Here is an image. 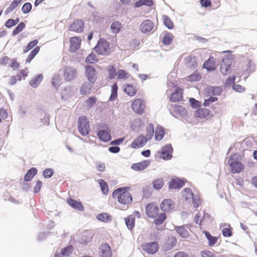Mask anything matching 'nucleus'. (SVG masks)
<instances>
[{"instance_id": "obj_58", "label": "nucleus", "mask_w": 257, "mask_h": 257, "mask_svg": "<svg viewBox=\"0 0 257 257\" xmlns=\"http://www.w3.org/2000/svg\"><path fill=\"white\" fill-rule=\"evenodd\" d=\"M32 6L30 3H25L22 8V11L24 14H28L32 10Z\"/></svg>"}, {"instance_id": "obj_38", "label": "nucleus", "mask_w": 257, "mask_h": 257, "mask_svg": "<svg viewBox=\"0 0 257 257\" xmlns=\"http://www.w3.org/2000/svg\"><path fill=\"white\" fill-rule=\"evenodd\" d=\"M204 233L209 241V246H212L216 243L217 241L216 237L212 236L210 233L207 231H204Z\"/></svg>"}, {"instance_id": "obj_12", "label": "nucleus", "mask_w": 257, "mask_h": 257, "mask_svg": "<svg viewBox=\"0 0 257 257\" xmlns=\"http://www.w3.org/2000/svg\"><path fill=\"white\" fill-rule=\"evenodd\" d=\"M159 210V208L155 204H149L146 206V214L149 217L155 218L158 215Z\"/></svg>"}, {"instance_id": "obj_56", "label": "nucleus", "mask_w": 257, "mask_h": 257, "mask_svg": "<svg viewBox=\"0 0 257 257\" xmlns=\"http://www.w3.org/2000/svg\"><path fill=\"white\" fill-rule=\"evenodd\" d=\"M107 70H108V72L109 79H113L116 74L115 69L114 67L112 65H109L107 67Z\"/></svg>"}, {"instance_id": "obj_60", "label": "nucleus", "mask_w": 257, "mask_h": 257, "mask_svg": "<svg viewBox=\"0 0 257 257\" xmlns=\"http://www.w3.org/2000/svg\"><path fill=\"white\" fill-rule=\"evenodd\" d=\"M97 101V99L95 96H92L88 98L85 103L86 104L90 107L93 106V105L96 103Z\"/></svg>"}, {"instance_id": "obj_19", "label": "nucleus", "mask_w": 257, "mask_h": 257, "mask_svg": "<svg viewBox=\"0 0 257 257\" xmlns=\"http://www.w3.org/2000/svg\"><path fill=\"white\" fill-rule=\"evenodd\" d=\"M187 225L176 226L175 230L182 238H185L189 236V232L187 229Z\"/></svg>"}, {"instance_id": "obj_57", "label": "nucleus", "mask_w": 257, "mask_h": 257, "mask_svg": "<svg viewBox=\"0 0 257 257\" xmlns=\"http://www.w3.org/2000/svg\"><path fill=\"white\" fill-rule=\"evenodd\" d=\"M85 61L87 63H93L97 62V59L96 55L93 53H91L86 57Z\"/></svg>"}, {"instance_id": "obj_33", "label": "nucleus", "mask_w": 257, "mask_h": 257, "mask_svg": "<svg viewBox=\"0 0 257 257\" xmlns=\"http://www.w3.org/2000/svg\"><path fill=\"white\" fill-rule=\"evenodd\" d=\"M182 195L185 200L187 201L190 200L194 195L190 188H186L182 191Z\"/></svg>"}, {"instance_id": "obj_40", "label": "nucleus", "mask_w": 257, "mask_h": 257, "mask_svg": "<svg viewBox=\"0 0 257 257\" xmlns=\"http://www.w3.org/2000/svg\"><path fill=\"white\" fill-rule=\"evenodd\" d=\"M165 135L164 131L162 127H157L155 131V139L157 141L161 140Z\"/></svg>"}, {"instance_id": "obj_15", "label": "nucleus", "mask_w": 257, "mask_h": 257, "mask_svg": "<svg viewBox=\"0 0 257 257\" xmlns=\"http://www.w3.org/2000/svg\"><path fill=\"white\" fill-rule=\"evenodd\" d=\"M70 50L71 52H76L80 48L81 39L78 37H73L70 39Z\"/></svg>"}, {"instance_id": "obj_10", "label": "nucleus", "mask_w": 257, "mask_h": 257, "mask_svg": "<svg viewBox=\"0 0 257 257\" xmlns=\"http://www.w3.org/2000/svg\"><path fill=\"white\" fill-rule=\"evenodd\" d=\"M145 103L141 99H136L132 104V108L133 110L138 114H142L144 111Z\"/></svg>"}, {"instance_id": "obj_4", "label": "nucleus", "mask_w": 257, "mask_h": 257, "mask_svg": "<svg viewBox=\"0 0 257 257\" xmlns=\"http://www.w3.org/2000/svg\"><path fill=\"white\" fill-rule=\"evenodd\" d=\"M94 50L99 54L105 55L109 50V43L104 39H100L95 47Z\"/></svg>"}, {"instance_id": "obj_5", "label": "nucleus", "mask_w": 257, "mask_h": 257, "mask_svg": "<svg viewBox=\"0 0 257 257\" xmlns=\"http://www.w3.org/2000/svg\"><path fill=\"white\" fill-rule=\"evenodd\" d=\"M173 149L171 144H168L162 148L160 158L165 160H169L172 158Z\"/></svg>"}, {"instance_id": "obj_48", "label": "nucleus", "mask_w": 257, "mask_h": 257, "mask_svg": "<svg viewBox=\"0 0 257 257\" xmlns=\"http://www.w3.org/2000/svg\"><path fill=\"white\" fill-rule=\"evenodd\" d=\"M164 185V182L162 179H158L153 182V186L155 189L160 190Z\"/></svg>"}, {"instance_id": "obj_21", "label": "nucleus", "mask_w": 257, "mask_h": 257, "mask_svg": "<svg viewBox=\"0 0 257 257\" xmlns=\"http://www.w3.org/2000/svg\"><path fill=\"white\" fill-rule=\"evenodd\" d=\"M174 207L173 201L171 199H164L160 205V208L163 211H169Z\"/></svg>"}, {"instance_id": "obj_22", "label": "nucleus", "mask_w": 257, "mask_h": 257, "mask_svg": "<svg viewBox=\"0 0 257 257\" xmlns=\"http://www.w3.org/2000/svg\"><path fill=\"white\" fill-rule=\"evenodd\" d=\"M184 185V183L182 180L178 178L172 179L169 183V188L171 189H179Z\"/></svg>"}, {"instance_id": "obj_53", "label": "nucleus", "mask_w": 257, "mask_h": 257, "mask_svg": "<svg viewBox=\"0 0 257 257\" xmlns=\"http://www.w3.org/2000/svg\"><path fill=\"white\" fill-rule=\"evenodd\" d=\"M73 247L72 245L68 246L61 250V254L64 256H69L72 253Z\"/></svg>"}, {"instance_id": "obj_25", "label": "nucleus", "mask_w": 257, "mask_h": 257, "mask_svg": "<svg viewBox=\"0 0 257 257\" xmlns=\"http://www.w3.org/2000/svg\"><path fill=\"white\" fill-rule=\"evenodd\" d=\"M97 135L99 139L104 142H108L111 139L110 134L105 130L98 131Z\"/></svg>"}, {"instance_id": "obj_44", "label": "nucleus", "mask_w": 257, "mask_h": 257, "mask_svg": "<svg viewBox=\"0 0 257 257\" xmlns=\"http://www.w3.org/2000/svg\"><path fill=\"white\" fill-rule=\"evenodd\" d=\"M23 0H14L6 10V13H8L14 10Z\"/></svg>"}, {"instance_id": "obj_11", "label": "nucleus", "mask_w": 257, "mask_h": 257, "mask_svg": "<svg viewBox=\"0 0 257 257\" xmlns=\"http://www.w3.org/2000/svg\"><path fill=\"white\" fill-rule=\"evenodd\" d=\"M143 249L150 254H154L158 249L159 245L156 241L145 243L143 245Z\"/></svg>"}, {"instance_id": "obj_35", "label": "nucleus", "mask_w": 257, "mask_h": 257, "mask_svg": "<svg viewBox=\"0 0 257 257\" xmlns=\"http://www.w3.org/2000/svg\"><path fill=\"white\" fill-rule=\"evenodd\" d=\"M135 218L132 215H130L125 218V224L130 230H132L135 226Z\"/></svg>"}, {"instance_id": "obj_13", "label": "nucleus", "mask_w": 257, "mask_h": 257, "mask_svg": "<svg viewBox=\"0 0 257 257\" xmlns=\"http://www.w3.org/2000/svg\"><path fill=\"white\" fill-rule=\"evenodd\" d=\"M84 28V23L82 21L77 20L68 27V30L77 33H80L83 31Z\"/></svg>"}, {"instance_id": "obj_26", "label": "nucleus", "mask_w": 257, "mask_h": 257, "mask_svg": "<svg viewBox=\"0 0 257 257\" xmlns=\"http://www.w3.org/2000/svg\"><path fill=\"white\" fill-rule=\"evenodd\" d=\"M203 67L206 68L208 71L214 70L215 68L214 58L212 57H210L207 61L204 63Z\"/></svg>"}, {"instance_id": "obj_39", "label": "nucleus", "mask_w": 257, "mask_h": 257, "mask_svg": "<svg viewBox=\"0 0 257 257\" xmlns=\"http://www.w3.org/2000/svg\"><path fill=\"white\" fill-rule=\"evenodd\" d=\"M102 192L104 195H107L108 193L109 189H108V186L106 183V182L102 180V179H99L98 181Z\"/></svg>"}, {"instance_id": "obj_62", "label": "nucleus", "mask_w": 257, "mask_h": 257, "mask_svg": "<svg viewBox=\"0 0 257 257\" xmlns=\"http://www.w3.org/2000/svg\"><path fill=\"white\" fill-rule=\"evenodd\" d=\"M42 114L43 115V118L41 119V122L44 125H49L50 117V115L46 112H43Z\"/></svg>"}, {"instance_id": "obj_28", "label": "nucleus", "mask_w": 257, "mask_h": 257, "mask_svg": "<svg viewBox=\"0 0 257 257\" xmlns=\"http://www.w3.org/2000/svg\"><path fill=\"white\" fill-rule=\"evenodd\" d=\"M211 111L205 108H201L198 109L196 113V116L200 118H204L208 116Z\"/></svg>"}, {"instance_id": "obj_59", "label": "nucleus", "mask_w": 257, "mask_h": 257, "mask_svg": "<svg viewBox=\"0 0 257 257\" xmlns=\"http://www.w3.org/2000/svg\"><path fill=\"white\" fill-rule=\"evenodd\" d=\"M38 41L37 40H33L31 42H30L26 46V48L25 49L24 52V53H26L28 52L29 50L32 49L33 47H34L36 45L38 44Z\"/></svg>"}, {"instance_id": "obj_55", "label": "nucleus", "mask_w": 257, "mask_h": 257, "mask_svg": "<svg viewBox=\"0 0 257 257\" xmlns=\"http://www.w3.org/2000/svg\"><path fill=\"white\" fill-rule=\"evenodd\" d=\"M110 216L108 213H99L97 215V219L101 221L106 222L108 220Z\"/></svg>"}, {"instance_id": "obj_37", "label": "nucleus", "mask_w": 257, "mask_h": 257, "mask_svg": "<svg viewBox=\"0 0 257 257\" xmlns=\"http://www.w3.org/2000/svg\"><path fill=\"white\" fill-rule=\"evenodd\" d=\"M121 24L118 21L112 23L110 26V29L112 33L117 34L120 31Z\"/></svg>"}, {"instance_id": "obj_23", "label": "nucleus", "mask_w": 257, "mask_h": 257, "mask_svg": "<svg viewBox=\"0 0 257 257\" xmlns=\"http://www.w3.org/2000/svg\"><path fill=\"white\" fill-rule=\"evenodd\" d=\"M183 90L177 88L170 96V100L173 102H177L182 99Z\"/></svg>"}, {"instance_id": "obj_7", "label": "nucleus", "mask_w": 257, "mask_h": 257, "mask_svg": "<svg viewBox=\"0 0 257 257\" xmlns=\"http://www.w3.org/2000/svg\"><path fill=\"white\" fill-rule=\"evenodd\" d=\"M77 75V70L71 67H67L64 69V77L66 81H70L74 79Z\"/></svg>"}, {"instance_id": "obj_41", "label": "nucleus", "mask_w": 257, "mask_h": 257, "mask_svg": "<svg viewBox=\"0 0 257 257\" xmlns=\"http://www.w3.org/2000/svg\"><path fill=\"white\" fill-rule=\"evenodd\" d=\"M117 85L116 83L113 84L111 86V93L109 97L110 101H113L117 96Z\"/></svg>"}, {"instance_id": "obj_14", "label": "nucleus", "mask_w": 257, "mask_h": 257, "mask_svg": "<svg viewBox=\"0 0 257 257\" xmlns=\"http://www.w3.org/2000/svg\"><path fill=\"white\" fill-rule=\"evenodd\" d=\"M153 28L154 24L149 20L144 21L140 26V31L144 34L150 32Z\"/></svg>"}, {"instance_id": "obj_50", "label": "nucleus", "mask_w": 257, "mask_h": 257, "mask_svg": "<svg viewBox=\"0 0 257 257\" xmlns=\"http://www.w3.org/2000/svg\"><path fill=\"white\" fill-rule=\"evenodd\" d=\"M117 78L118 79H124L128 78L129 74L126 73L124 70L119 69L117 71Z\"/></svg>"}, {"instance_id": "obj_6", "label": "nucleus", "mask_w": 257, "mask_h": 257, "mask_svg": "<svg viewBox=\"0 0 257 257\" xmlns=\"http://www.w3.org/2000/svg\"><path fill=\"white\" fill-rule=\"evenodd\" d=\"M85 74L87 79L91 83H94L97 78V73L93 67L88 65L85 67Z\"/></svg>"}, {"instance_id": "obj_52", "label": "nucleus", "mask_w": 257, "mask_h": 257, "mask_svg": "<svg viewBox=\"0 0 257 257\" xmlns=\"http://www.w3.org/2000/svg\"><path fill=\"white\" fill-rule=\"evenodd\" d=\"M25 27V24L23 22H21L16 27L13 31V35H16L20 32H22Z\"/></svg>"}, {"instance_id": "obj_30", "label": "nucleus", "mask_w": 257, "mask_h": 257, "mask_svg": "<svg viewBox=\"0 0 257 257\" xmlns=\"http://www.w3.org/2000/svg\"><path fill=\"white\" fill-rule=\"evenodd\" d=\"M43 76L42 74H38L36 77H34L30 81V85L36 88L42 81Z\"/></svg>"}, {"instance_id": "obj_31", "label": "nucleus", "mask_w": 257, "mask_h": 257, "mask_svg": "<svg viewBox=\"0 0 257 257\" xmlns=\"http://www.w3.org/2000/svg\"><path fill=\"white\" fill-rule=\"evenodd\" d=\"M186 64L187 67L193 69H195L197 65L195 57H188L185 58Z\"/></svg>"}, {"instance_id": "obj_49", "label": "nucleus", "mask_w": 257, "mask_h": 257, "mask_svg": "<svg viewBox=\"0 0 257 257\" xmlns=\"http://www.w3.org/2000/svg\"><path fill=\"white\" fill-rule=\"evenodd\" d=\"M91 88V85L89 83H84L80 89L81 93L82 94H86L89 92Z\"/></svg>"}, {"instance_id": "obj_46", "label": "nucleus", "mask_w": 257, "mask_h": 257, "mask_svg": "<svg viewBox=\"0 0 257 257\" xmlns=\"http://www.w3.org/2000/svg\"><path fill=\"white\" fill-rule=\"evenodd\" d=\"M124 91L129 96H133L135 95L136 91L132 85L127 84L124 88Z\"/></svg>"}, {"instance_id": "obj_16", "label": "nucleus", "mask_w": 257, "mask_h": 257, "mask_svg": "<svg viewBox=\"0 0 257 257\" xmlns=\"http://www.w3.org/2000/svg\"><path fill=\"white\" fill-rule=\"evenodd\" d=\"M177 243V239L174 236L168 237L164 245V248L166 250H170L174 248Z\"/></svg>"}, {"instance_id": "obj_45", "label": "nucleus", "mask_w": 257, "mask_h": 257, "mask_svg": "<svg viewBox=\"0 0 257 257\" xmlns=\"http://www.w3.org/2000/svg\"><path fill=\"white\" fill-rule=\"evenodd\" d=\"M166 218V215L165 213H161L159 215L156 216L154 220V223L156 225H160L162 224Z\"/></svg>"}, {"instance_id": "obj_61", "label": "nucleus", "mask_w": 257, "mask_h": 257, "mask_svg": "<svg viewBox=\"0 0 257 257\" xmlns=\"http://www.w3.org/2000/svg\"><path fill=\"white\" fill-rule=\"evenodd\" d=\"M247 68L246 69V71L248 73H250L254 71L255 70V64L252 62V61L250 60H248L247 65Z\"/></svg>"}, {"instance_id": "obj_29", "label": "nucleus", "mask_w": 257, "mask_h": 257, "mask_svg": "<svg viewBox=\"0 0 257 257\" xmlns=\"http://www.w3.org/2000/svg\"><path fill=\"white\" fill-rule=\"evenodd\" d=\"M68 203L70 206L79 211H82L84 210V207L80 202L70 199L69 200H68Z\"/></svg>"}, {"instance_id": "obj_18", "label": "nucleus", "mask_w": 257, "mask_h": 257, "mask_svg": "<svg viewBox=\"0 0 257 257\" xmlns=\"http://www.w3.org/2000/svg\"><path fill=\"white\" fill-rule=\"evenodd\" d=\"M73 95V89L71 86L66 87L61 92L62 99L67 100Z\"/></svg>"}, {"instance_id": "obj_8", "label": "nucleus", "mask_w": 257, "mask_h": 257, "mask_svg": "<svg viewBox=\"0 0 257 257\" xmlns=\"http://www.w3.org/2000/svg\"><path fill=\"white\" fill-rule=\"evenodd\" d=\"M232 63L231 58L226 57L224 58L220 64V72L223 75H227L229 71Z\"/></svg>"}, {"instance_id": "obj_42", "label": "nucleus", "mask_w": 257, "mask_h": 257, "mask_svg": "<svg viewBox=\"0 0 257 257\" xmlns=\"http://www.w3.org/2000/svg\"><path fill=\"white\" fill-rule=\"evenodd\" d=\"M61 80V78L59 74H54L52 78V85L55 88L58 87L60 85Z\"/></svg>"}, {"instance_id": "obj_24", "label": "nucleus", "mask_w": 257, "mask_h": 257, "mask_svg": "<svg viewBox=\"0 0 257 257\" xmlns=\"http://www.w3.org/2000/svg\"><path fill=\"white\" fill-rule=\"evenodd\" d=\"M101 257H111V252L108 244L105 243L102 244L100 247Z\"/></svg>"}, {"instance_id": "obj_47", "label": "nucleus", "mask_w": 257, "mask_h": 257, "mask_svg": "<svg viewBox=\"0 0 257 257\" xmlns=\"http://www.w3.org/2000/svg\"><path fill=\"white\" fill-rule=\"evenodd\" d=\"M174 109L176 112H178L181 116H185L187 114V110L183 106L179 105H175Z\"/></svg>"}, {"instance_id": "obj_64", "label": "nucleus", "mask_w": 257, "mask_h": 257, "mask_svg": "<svg viewBox=\"0 0 257 257\" xmlns=\"http://www.w3.org/2000/svg\"><path fill=\"white\" fill-rule=\"evenodd\" d=\"M189 102L191 106L193 108H197L199 106L200 102L194 98H190Z\"/></svg>"}, {"instance_id": "obj_34", "label": "nucleus", "mask_w": 257, "mask_h": 257, "mask_svg": "<svg viewBox=\"0 0 257 257\" xmlns=\"http://www.w3.org/2000/svg\"><path fill=\"white\" fill-rule=\"evenodd\" d=\"M201 78V76L199 73L196 71L194 72L190 75L188 76L185 78L186 81L190 82L198 81Z\"/></svg>"}, {"instance_id": "obj_63", "label": "nucleus", "mask_w": 257, "mask_h": 257, "mask_svg": "<svg viewBox=\"0 0 257 257\" xmlns=\"http://www.w3.org/2000/svg\"><path fill=\"white\" fill-rule=\"evenodd\" d=\"M218 100L216 97L210 96L208 99H206L203 103V105L205 106H208L210 103L216 101Z\"/></svg>"}, {"instance_id": "obj_3", "label": "nucleus", "mask_w": 257, "mask_h": 257, "mask_svg": "<svg viewBox=\"0 0 257 257\" xmlns=\"http://www.w3.org/2000/svg\"><path fill=\"white\" fill-rule=\"evenodd\" d=\"M235 155L230 156L228 161V164L230 166L231 172L233 173H240L243 171V166L241 162L233 158Z\"/></svg>"}, {"instance_id": "obj_43", "label": "nucleus", "mask_w": 257, "mask_h": 257, "mask_svg": "<svg viewBox=\"0 0 257 257\" xmlns=\"http://www.w3.org/2000/svg\"><path fill=\"white\" fill-rule=\"evenodd\" d=\"M163 19L165 26L167 27L169 29H172L174 27L173 22L167 15L163 16Z\"/></svg>"}, {"instance_id": "obj_9", "label": "nucleus", "mask_w": 257, "mask_h": 257, "mask_svg": "<svg viewBox=\"0 0 257 257\" xmlns=\"http://www.w3.org/2000/svg\"><path fill=\"white\" fill-rule=\"evenodd\" d=\"M148 140L147 137L141 135L132 143L131 146L133 149L142 147L146 144Z\"/></svg>"}, {"instance_id": "obj_54", "label": "nucleus", "mask_w": 257, "mask_h": 257, "mask_svg": "<svg viewBox=\"0 0 257 257\" xmlns=\"http://www.w3.org/2000/svg\"><path fill=\"white\" fill-rule=\"evenodd\" d=\"M54 171L53 169L47 168L43 172V176L45 178H50L54 174Z\"/></svg>"}, {"instance_id": "obj_51", "label": "nucleus", "mask_w": 257, "mask_h": 257, "mask_svg": "<svg viewBox=\"0 0 257 257\" xmlns=\"http://www.w3.org/2000/svg\"><path fill=\"white\" fill-rule=\"evenodd\" d=\"M147 137L148 140H151L154 134V125L152 123H150L147 128Z\"/></svg>"}, {"instance_id": "obj_17", "label": "nucleus", "mask_w": 257, "mask_h": 257, "mask_svg": "<svg viewBox=\"0 0 257 257\" xmlns=\"http://www.w3.org/2000/svg\"><path fill=\"white\" fill-rule=\"evenodd\" d=\"M222 91V89L219 86H209L205 89V93L208 95H219Z\"/></svg>"}, {"instance_id": "obj_2", "label": "nucleus", "mask_w": 257, "mask_h": 257, "mask_svg": "<svg viewBox=\"0 0 257 257\" xmlns=\"http://www.w3.org/2000/svg\"><path fill=\"white\" fill-rule=\"evenodd\" d=\"M90 128L89 121L86 117L81 116L78 119V131L83 136H86L89 133Z\"/></svg>"}, {"instance_id": "obj_32", "label": "nucleus", "mask_w": 257, "mask_h": 257, "mask_svg": "<svg viewBox=\"0 0 257 257\" xmlns=\"http://www.w3.org/2000/svg\"><path fill=\"white\" fill-rule=\"evenodd\" d=\"M37 170L36 168H32L29 169L24 177L25 181H30L31 180L34 176L37 174Z\"/></svg>"}, {"instance_id": "obj_1", "label": "nucleus", "mask_w": 257, "mask_h": 257, "mask_svg": "<svg viewBox=\"0 0 257 257\" xmlns=\"http://www.w3.org/2000/svg\"><path fill=\"white\" fill-rule=\"evenodd\" d=\"M129 189V187H124L115 189L112 194V198H117L118 202L121 204H130L133 200V197L131 194L127 191Z\"/></svg>"}, {"instance_id": "obj_27", "label": "nucleus", "mask_w": 257, "mask_h": 257, "mask_svg": "<svg viewBox=\"0 0 257 257\" xmlns=\"http://www.w3.org/2000/svg\"><path fill=\"white\" fill-rule=\"evenodd\" d=\"M173 39V35L171 33L166 32L164 34L162 42L164 45H169L172 43Z\"/></svg>"}, {"instance_id": "obj_20", "label": "nucleus", "mask_w": 257, "mask_h": 257, "mask_svg": "<svg viewBox=\"0 0 257 257\" xmlns=\"http://www.w3.org/2000/svg\"><path fill=\"white\" fill-rule=\"evenodd\" d=\"M149 165L150 161L147 160L138 163L133 164L132 165L131 168L132 169L135 171H141L146 169Z\"/></svg>"}, {"instance_id": "obj_36", "label": "nucleus", "mask_w": 257, "mask_h": 257, "mask_svg": "<svg viewBox=\"0 0 257 257\" xmlns=\"http://www.w3.org/2000/svg\"><path fill=\"white\" fill-rule=\"evenodd\" d=\"M153 5V0H139L135 3L136 8L140 7L143 5L151 7Z\"/></svg>"}]
</instances>
